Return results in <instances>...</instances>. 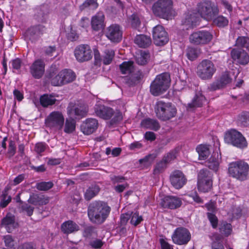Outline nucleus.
<instances>
[{
	"label": "nucleus",
	"mask_w": 249,
	"mask_h": 249,
	"mask_svg": "<svg viewBox=\"0 0 249 249\" xmlns=\"http://www.w3.org/2000/svg\"><path fill=\"white\" fill-rule=\"evenodd\" d=\"M104 21V13L102 12L97 13L91 19V26L92 30L95 31H99L103 29L105 26Z\"/></svg>",
	"instance_id": "b1692460"
},
{
	"label": "nucleus",
	"mask_w": 249,
	"mask_h": 249,
	"mask_svg": "<svg viewBox=\"0 0 249 249\" xmlns=\"http://www.w3.org/2000/svg\"><path fill=\"white\" fill-rule=\"evenodd\" d=\"M232 78L228 71L223 73L220 77L208 88L210 91H214L224 87L232 81Z\"/></svg>",
	"instance_id": "a211bd4d"
},
{
	"label": "nucleus",
	"mask_w": 249,
	"mask_h": 249,
	"mask_svg": "<svg viewBox=\"0 0 249 249\" xmlns=\"http://www.w3.org/2000/svg\"><path fill=\"white\" fill-rule=\"evenodd\" d=\"M155 15L164 19L169 18L171 11V0H158L152 6Z\"/></svg>",
	"instance_id": "423d86ee"
},
{
	"label": "nucleus",
	"mask_w": 249,
	"mask_h": 249,
	"mask_svg": "<svg viewBox=\"0 0 249 249\" xmlns=\"http://www.w3.org/2000/svg\"><path fill=\"white\" fill-rule=\"evenodd\" d=\"M98 126L97 120L94 118H88L82 124L81 130L84 134L88 135L95 132Z\"/></svg>",
	"instance_id": "5701e85b"
},
{
	"label": "nucleus",
	"mask_w": 249,
	"mask_h": 249,
	"mask_svg": "<svg viewBox=\"0 0 249 249\" xmlns=\"http://www.w3.org/2000/svg\"><path fill=\"white\" fill-rule=\"evenodd\" d=\"M141 125L143 128L154 131L158 130L160 127V124L157 120L149 118L142 120Z\"/></svg>",
	"instance_id": "473e14b6"
},
{
	"label": "nucleus",
	"mask_w": 249,
	"mask_h": 249,
	"mask_svg": "<svg viewBox=\"0 0 249 249\" xmlns=\"http://www.w3.org/2000/svg\"><path fill=\"white\" fill-rule=\"evenodd\" d=\"M95 228L92 226H88L84 228L83 236L86 238H90L94 232Z\"/></svg>",
	"instance_id": "13d9d810"
},
{
	"label": "nucleus",
	"mask_w": 249,
	"mask_h": 249,
	"mask_svg": "<svg viewBox=\"0 0 249 249\" xmlns=\"http://www.w3.org/2000/svg\"><path fill=\"white\" fill-rule=\"evenodd\" d=\"M95 112L97 116L104 120L110 119L114 114L112 108L101 104L96 105Z\"/></svg>",
	"instance_id": "412c9836"
},
{
	"label": "nucleus",
	"mask_w": 249,
	"mask_h": 249,
	"mask_svg": "<svg viewBox=\"0 0 249 249\" xmlns=\"http://www.w3.org/2000/svg\"><path fill=\"white\" fill-rule=\"evenodd\" d=\"M155 112L159 119L163 121L169 120L171 118V103L158 101L155 105Z\"/></svg>",
	"instance_id": "9d476101"
},
{
	"label": "nucleus",
	"mask_w": 249,
	"mask_h": 249,
	"mask_svg": "<svg viewBox=\"0 0 249 249\" xmlns=\"http://www.w3.org/2000/svg\"><path fill=\"white\" fill-rule=\"evenodd\" d=\"M187 179L184 174L179 170L172 173V186L177 189L181 188L186 183Z\"/></svg>",
	"instance_id": "a878e982"
},
{
	"label": "nucleus",
	"mask_w": 249,
	"mask_h": 249,
	"mask_svg": "<svg viewBox=\"0 0 249 249\" xmlns=\"http://www.w3.org/2000/svg\"><path fill=\"white\" fill-rule=\"evenodd\" d=\"M115 56V52L112 49H106L102 56L103 63L105 65L111 63Z\"/></svg>",
	"instance_id": "ea45409f"
},
{
	"label": "nucleus",
	"mask_w": 249,
	"mask_h": 249,
	"mask_svg": "<svg viewBox=\"0 0 249 249\" xmlns=\"http://www.w3.org/2000/svg\"><path fill=\"white\" fill-rule=\"evenodd\" d=\"M143 218L142 215H139L138 212H131V216L130 223L135 227L137 226L142 221H143Z\"/></svg>",
	"instance_id": "8fccbe9b"
},
{
	"label": "nucleus",
	"mask_w": 249,
	"mask_h": 249,
	"mask_svg": "<svg viewBox=\"0 0 249 249\" xmlns=\"http://www.w3.org/2000/svg\"><path fill=\"white\" fill-rule=\"evenodd\" d=\"M238 47L245 48L249 51V38L246 36H240L236 41Z\"/></svg>",
	"instance_id": "de8ad7c7"
},
{
	"label": "nucleus",
	"mask_w": 249,
	"mask_h": 249,
	"mask_svg": "<svg viewBox=\"0 0 249 249\" xmlns=\"http://www.w3.org/2000/svg\"><path fill=\"white\" fill-rule=\"evenodd\" d=\"M18 249H36V247L33 242H25L19 245Z\"/></svg>",
	"instance_id": "774afa93"
},
{
	"label": "nucleus",
	"mask_w": 249,
	"mask_h": 249,
	"mask_svg": "<svg viewBox=\"0 0 249 249\" xmlns=\"http://www.w3.org/2000/svg\"><path fill=\"white\" fill-rule=\"evenodd\" d=\"M111 208L107 202L96 200L91 203L88 208V215L91 222L96 224H103L108 217Z\"/></svg>",
	"instance_id": "f03ea898"
},
{
	"label": "nucleus",
	"mask_w": 249,
	"mask_h": 249,
	"mask_svg": "<svg viewBox=\"0 0 249 249\" xmlns=\"http://www.w3.org/2000/svg\"><path fill=\"white\" fill-rule=\"evenodd\" d=\"M60 75L63 76L64 85L73 82L76 78L74 71L70 69H64L60 71Z\"/></svg>",
	"instance_id": "c9c22d12"
},
{
	"label": "nucleus",
	"mask_w": 249,
	"mask_h": 249,
	"mask_svg": "<svg viewBox=\"0 0 249 249\" xmlns=\"http://www.w3.org/2000/svg\"><path fill=\"white\" fill-rule=\"evenodd\" d=\"M205 102V97L201 92H198L196 94L192 102L188 104V109L200 107Z\"/></svg>",
	"instance_id": "72a5a7b5"
},
{
	"label": "nucleus",
	"mask_w": 249,
	"mask_h": 249,
	"mask_svg": "<svg viewBox=\"0 0 249 249\" xmlns=\"http://www.w3.org/2000/svg\"><path fill=\"white\" fill-rule=\"evenodd\" d=\"M47 77L51 79L52 85L53 86H60L64 85L63 76L60 75V71L57 74L54 73V71H50Z\"/></svg>",
	"instance_id": "e433bc0d"
},
{
	"label": "nucleus",
	"mask_w": 249,
	"mask_h": 249,
	"mask_svg": "<svg viewBox=\"0 0 249 249\" xmlns=\"http://www.w3.org/2000/svg\"><path fill=\"white\" fill-rule=\"evenodd\" d=\"M1 224L5 227L9 233L11 232L13 229L17 228L18 226V223L15 222V216L8 214L2 219Z\"/></svg>",
	"instance_id": "c756f323"
},
{
	"label": "nucleus",
	"mask_w": 249,
	"mask_h": 249,
	"mask_svg": "<svg viewBox=\"0 0 249 249\" xmlns=\"http://www.w3.org/2000/svg\"><path fill=\"white\" fill-rule=\"evenodd\" d=\"M213 38L212 34L208 31L201 30L192 34L189 37L191 43L195 44H205L210 42Z\"/></svg>",
	"instance_id": "2eb2a0df"
},
{
	"label": "nucleus",
	"mask_w": 249,
	"mask_h": 249,
	"mask_svg": "<svg viewBox=\"0 0 249 249\" xmlns=\"http://www.w3.org/2000/svg\"><path fill=\"white\" fill-rule=\"evenodd\" d=\"M207 215L209 221H210L212 227L213 228H216L217 226L218 219L216 216L210 213H207Z\"/></svg>",
	"instance_id": "338daca9"
},
{
	"label": "nucleus",
	"mask_w": 249,
	"mask_h": 249,
	"mask_svg": "<svg viewBox=\"0 0 249 249\" xmlns=\"http://www.w3.org/2000/svg\"><path fill=\"white\" fill-rule=\"evenodd\" d=\"M232 59L240 65H246L249 62V55L242 49L234 48L231 52Z\"/></svg>",
	"instance_id": "6ab92c4d"
},
{
	"label": "nucleus",
	"mask_w": 249,
	"mask_h": 249,
	"mask_svg": "<svg viewBox=\"0 0 249 249\" xmlns=\"http://www.w3.org/2000/svg\"><path fill=\"white\" fill-rule=\"evenodd\" d=\"M12 197L8 196L7 192L5 191L0 196V207L2 208H5L11 201Z\"/></svg>",
	"instance_id": "09e8293b"
},
{
	"label": "nucleus",
	"mask_w": 249,
	"mask_h": 249,
	"mask_svg": "<svg viewBox=\"0 0 249 249\" xmlns=\"http://www.w3.org/2000/svg\"><path fill=\"white\" fill-rule=\"evenodd\" d=\"M197 13H188L182 21L186 29L196 26L199 21L200 17L207 20H211L218 14V9L211 1L205 0L199 3L197 7Z\"/></svg>",
	"instance_id": "f257e3e1"
},
{
	"label": "nucleus",
	"mask_w": 249,
	"mask_h": 249,
	"mask_svg": "<svg viewBox=\"0 0 249 249\" xmlns=\"http://www.w3.org/2000/svg\"><path fill=\"white\" fill-rule=\"evenodd\" d=\"M238 123L245 126H249V113H243L238 116Z\"/></svg>",
	"instance_id": "603ef678"
},
{
	"label": "nucleus",
	"mask_w": 249,
	"mask_h": 249,
	"mask_svg": "<svg viewBox=\"0 0 249 249\" xmlns=\"http://www.w3.org/2000/svg\"><path fill=\"white\" fill-rule=\"evenodd\" d=\"M197 73L202 79H211L216 71V68L210 60H203L197 66Z\"/></svg>",
	"instance_id": "1a4fd4ad"
},
{
	"label": "nucleus",
	"mask_w": 249,
	"mask_h": 249,
	"mask_svg": "<svg viewBox=\"0 0 249 249\" xmlns=\"http://www.w3.org/2000/svg\"><path fill=\"white\" fill-rule=\"evenodd\" d=\"M131 212H129L123 213L121 215L120 217V224L121 226H125L128 220L131 219Z\"/></svg>",
	"instance_id": "e2e57ef3"
},
{
	"label": "nucleus",
	"mask_w": 249,
	"mask_h": 249,
	"mask_svg": "<svg viewBox=\"0 0 249 249\" xmlns=\"http://www.w3.org/2000/svg\"><path fill=\"white\" fill-rule=\"evenodd\" d=\"M191 239V234L186 228H177L172 236L173 242L178 245L187 244Z\"/></svg>",
	"instance_id": "dca6fc26"
},
{
	"label": "nucleus",
	"mask_w": 249,
	"mask_h": 249,
	"mask_svg": "<svg viewBox=\"0 0 249 249\" xmlns=\"http://www.w3.org/2000/svg\"><path fill=\"white\" fill-rule=\"evenodd\" d=\"M57 100L52 94H44L39 99L40 104L42 107H47L54 105Z\"/></svg>",
	"instance_id": "f704fd0d"
},
{
	"label": "nucleus",
	"mask_w": 249,
	"mask_h": 249,
	"mask_svg": "<svg viewBox=\"0 0 249 249\" xmlns=\"http://www.w3.org/2000/svg\"><path fill=\"white\" fill-rule=\"evenodd\" d=\"M49 202V197L41 194L32 193L28 199V202L35 206H42L47 204Z\"/></svg>",
	"instance_id": "393cba45"
},
{
	"label": "nucleus",
	"mask_w": 249,
	"mask_h": 249,
	"mask_svg": "<svg viewBox=\"0 0 249 249\" xmlns=\"http://www.w3.org/2000/svg\"><path fill=\"white\" fill-rule=\"evenodd\" d=\"M134 41L135 44L142 48H148L152 43L150 36L143 34L137 35L134 38Z\"/></svg>",
	"instance_id": "cd10ccee"
},
{
	"label": "nucleus",
	"mask_w": 249,
	"mask_h": 249,
	"mask_svg": "<svg viewBox=\"0 0 249 249\" xmlns=\"http://www.w3.org/2000/svg\"><path fill=\"white\" fill-rule=\"evenodd\" d=\"M67 39L71 41H75L78 40L79 35L74 30H71V31L67 35Z\"/></svg>",
	"instance_id": "69168bd1"
},
{
	"label": "nucleus",
	"mask_w": 249,
	"mask_h": 249,
	"mask_svg": "<svg viewBox=\"0 0 249 249\" xmlns=\"http://www.w3.org/2000/svg\"><path fill=\"white\" fill-rule=\"evenodd\" d=\"M45 27L42 25L32 26L29 28L25 32L27 37L33 41L37 39L45 31Z\"/></svg>",
	"instance_id": "aec40b11"
},
{
	"label": "nucleus",
	"mask_w": 249,
	"mask_h": 249,
	"mask_svg": "<svg viewBox=\"0 0 249 249\" xmlns=\"http://www.w3.org/2000/svg\"><path fill=\"white\" fill-rule=\"evenodd\" d=\"M98 6L97 0H86L79 6V8L80 11H83L87 8L95 10L98 8Z\"/></svg>",
	"instance_id": "79ce46f5"
},
{
	"label": "nucleus",
	"mask_w": 249,
	"mask_h": 249,
	"mask_svg": "<svg viewBox=\"0 0 249 249\" xmlns=\"http://www.w3.org/2000/svg\"><path fill=\"white\" fill-rule=\"evenodd\" d=\"M220 231L225 236H229L232 232V226L231 224L223 222L219 228Z\"/></svg>",
	"instance_id": "49530a36"
},
{
	"label": "nucleus",
	"mask_w": 249,
	"mask_h": 249,
	"mask_svg": "<svg viewBox=\"0 0 249 249\" xmlns=\"http://www.w3.org/2000/svg\"><path fill=\"white\" fill-rule=\"evenodd\" d=\"M89 111L88 106L83 103H70L67 107V113L75 119H82L85 117Z\"/></svg>",
	"instance_id": "f8f14e48"
},
{
	"label": "nucleus",
	"mask_w": 249,
	"mask_h": 249,
	"mask_svg": "<svg viewBox=\"0 0 249 249\" xmlns=\"http://www.w3.org/2000/svg\"><path fill=\"white\" fill-rule=\"evenodd\" d=\"M74 55L76 60L80 63L87 62L92 58V51L88 44L77 45L74 50Z\"/></svg>",
	"instance_id": "9b49d317"
},
{
	"label": "nucleus",
	"mask_w": 249,
	"mask_h": 249,
	"mask_svg": "<svg viewBox=\"0 0 249 249\" xmlns=\"http://www.w3.org/2000/svg\"><path fill=\"white\" fill-rule=\"evenodd\" d=\"M224 139L227 143L238 148H243L247 145V142L242 134L234 129L226 133Z\"/></svg>",
	"instance_id": "6e6552de"
},
{
	"label": "nucleus",
	"mask_w": 249,
	"mask_h": 249,
	"mask_svg": "<svg viewBox=\"0 0 249 249\" xmlns=\"http://www.w3.org/2000/svg\"><path fill=\"white\" fill-rule=\"evenodd\" d=\"M170 74L163 72L157 75L150 86V92L154 96H159L164 93L170 88Z\"/></svg>",
	"instance_id": "7ed1b4c3"
},
{
	"label": "nucleus",
	"mask_w": 249,
	"mask_h": 249,
	"mask_svg": "<svg viewBox=\"0 0 249 249\" xmlns=\"http://www.w3.org/2000/svg\"><path fill=\"white\" fill-rule=\"evenodd\" d=\"M100 186L96 184H91L84 193V198L87 201H89L98 195L100 191Z\"/></svg>",
	"instance_id": "2f4dec72"
},
{
	"label": "nucleus",
	"mask_w": 249,
	"mask_h": 249,
	"mask_svg": "<svg viewBox=\"0 0 249 249\" xmlns=\"http://www.w3.org/2000/svg\"><path fill=\"white\" fill-rule=\"evenodd\" d=\"M199 53V51L197 49L193 47H188L186 55L189 59L194 60L198 56Z\"/></svg>",
	"instance_id": "864d4df0"
},
{
	"label": "nucleus",
	"mask_w": 249,
	"mask_h": 249,
	"mask_svg": "<svg viewBox=\"0 0 249 249\" xmlns=\"http://www.w3.org/2000/svg\"><path fill=\"white\" fill-rule=\"evenodd\" d=\"M197 189L199 191L206 193L210 191L213 185L212 175L207 169H201L197 175Z\"/></svg>",
	"instance_id": "39448f33"
},
{
	"label": "nucleus",
	"mask_w": 249,
	"mask_h": 249,
	"mask_svg": "<svg viewBox=\"0 0 249 249\" xmlns=\"http://www.w3.org/2000/svg\"><path fill=\"white\" fill-rule=\"evenodd\" d=\"M150 57L149 53L147 51H142L136 58V62L140 65H144L147 64Z\"/></svg>",
	"instance_id": "a18cd8bd"
},
{
	"label": "nucleus",
	"mask_w": 249,
	"mask_h": 249,
	"mask_svg": "<svg viewBox=\"0 0 249 249\" xmlns=\"http://www.w3.org/2000/svg\"><path fill=\"white\" fill-rule=\"evenodd\" d=\"M47 147L48 145L45 142H39L35 144L34 150L37 154L41 156V154L46 150Z\"/></svg>",
	"instance_id": "5fc2aeb1"
},
{
	"label": "nucleus",
	"mask_w": 249,
	"mask_h": 249,
	"mask_svg": "<svg viewBox=\"0 0 249 249\" xmlns=\"http://www.w3.org/2000/svg\"><path fill=\"white\" fill-rule=\"evenodd\" d=\"M75 127L76 122L73 119H67L65 121L64 131L66 133H71L75 130Z\"/></svg>",
	"instance_id": "c03bdc74"
},
{
	"label": "nucleus",
	"mask_w": 249,
	"mask_h": 249,
	"mask_svg": "<svg viewBox=\"0 0 249 249\" xmlns=\"http://www.w3.org/2000/svg\"><path fill=\"white\" fill-rule=\"evenodd\" d=\"M120 71L122 74H130L134 70V62L132 61H124L119 66Z\"/></svg>",
	"instance_id": "58836bf2"
},
{
	"label": "nucleus",
	"mask_w": 249,
	"mask_h": 249,
	"mask_svg": "<svg viewBox=\"0 0 249 249\" xmlns=\"http://www.w3.org/2000/svg\"><path fill=\"white\" fill-rule=\"evenodd\" d=\"M61 231L65 234H69L79 230V226L72 220H68L61 225Z\"/></svg>",
	"instance_id": "7c9ffc66"
},
{
	"label": "nucleus",
	"mask_w": 249,
	"mask_h": 249,
	"mask_svg": "<svg viewBox=\"0 0 249 249\" xmlns=\"http://www.w3.org/2000/svg\"><path fill=\"white\" fill-rule=\"evenodd\" d=\"M171 160V153L168 152L165 155L162 159L157 163L154 170L153 174L157 175L163 171L166 168L167 163Z\"/></svg>",
	"instance_id": "bb28decb"
},
{
	"label": "nucleus",
	"mask_w": 249,
	"mask_h": 249,
	"mask_svg": "<svg viewBox=\"0 0 249 249\" xmlns=\"http://www.w3.org/2000/svg\"><path fill=\"white\" fill-rule=\"evenodd\" d=\"M45 64L42 60H36L30 67L31 74L35 79L41 78L45 72Z\"/></svg>",
	"instance_id": "f3484780"
},
{
	"label": "nucleus",
	"mask_w": 249,
	"mask_h": 249,
	"mask_svg": "<svg viewBox=\"0 0 249 249\" xmlns=\"http://www.w3.org/2000/svg\"><path fill=\"white\" fill-rule=\"evenodd\" d=\"M105 36L110 42L118 43L122 39V29L118 24H111L106 29Z\"/></svg>",
	"instance_id": "4468645a"
},
{
	"label": "nucleus",
	"mask_w": 249,
	"mask_h": 249,
	"mask_svg": "<svg viewBox=\"0 0 249 249\" xmlns=\"http://www.w3.org/2000/svg\"><path fill=\"white\" fill-rule=\"evenodd\" d=\"M174 76H177L178 80L176 77V82L174 85L173 88L175 90L179 91L183 89L185 85V81L187 78V74L185 71L181 68L175 70Z\"/></svg>",
	"instance_id": "4be33fe9"
},
{
	"label": "nucleus",
	"mask_w": 249,
	"mask_h": 249,
	"mask_svg": "<svg viewBox=\"0 0 249 249\" xmlns=\"http://www.w3.org/2000/svg\"><path fill=\"white\" fill-rule=\"evenodd\" d=\"M53 183L52 181H48V182H45V181H42L39 183H37L36 184V188L37 190L39 191H46L52 188H53Z\"/></svg>",
	"instance_id": "3c124183"
},
{
	"label": "nucleus",
	"mask_w": 249,
	"mask_h": 249,
	"mask_svg": "<svg viewBox=\"0 0 249 249\" xmlns=\"http://www.w3.org/2000/svg\"><path fill=\"white\" fill-rule=\"evenodd\" d=\"M220 162V155L218 152H213L207 161V165L209 169L216 172L219 169Z\"/></svg>",
	"instance_id": "c85d7f7f"
},
{
	"label": "nucleus",
	"mask_w": 249,
	"mask_h": 249,
	"mask_svg": "<svg viewBox=\"0 0 249 249\" xmlns=\"http://www.w3.org/2000/svg\"><path fill=\"white\" fill-rule=\"evenodd\" d=\"M64 122V117L62 113L59 111L51 112L45 120L46 126L59 130L63 127Z\"/></svg>",
	"instance_id": "0eeeda50"
},
{
	"label": "nucleus",
	"mask_w": 249,
	"mask_h": 249,
	"mask_svg": "<svg viewBox=\"0 0 249 249\" xmlns=\"http://www.w3.org/2000/svg\"><path fill=\"white\" fill-rule=\"evenodd\" d=\"M156 158V156L154 154H149L145 156L143 158L139 160L140 164L144 162H149L151 163Z\"/></svg>",
	"instance_id": "bf43d9fd"
},
{
	"label": "nucleus",
	"mask_w": 249,
	"mask_h": 249,
	"mask_svg": "<svg viewBox=\"0 0 249 249\" xmlns=\"http://www.w3.org/2000/svg\"><path fill=\"white\" fill-rule=\"evenodd\" d=\"M128 22L131 27L135 30H139L141 25V20L139 16L137 14L134 13L128 18Z\"/></svg>",
	"instance_id": "a19ab883"
},
{
	"label": "nucleus",
	"mask_w": 249,
	"mask_h": 249,
	"mask_svg": "<svg viewBox=\"0 0 249 249\" xmlns=\"http://www.w3.org/2000/svg\"><path fill=\"white\" fill-rule=\"evenodd\" d=\"M160 204L163 208L171 209V196H168L164 197L161 199Z\"/></svg>",
	"instance_id": "4d7b16f0"
},
{
	"label": "nucleus",
	"mask_w": 249,
	"mask_h": 249,
	"mask_svg": "<svg viewBox=\"0 0 249 249\" xmlns=\"http://www.w3.org/2000/svg\"><path fill=\"white\" fill-rule=\"evenodd\" d=\"M228 20L223 16H218L213 20V23L219 27H224L228 25Z\"/></svg>",
	"instance_id": "6e6d98bb"
},
{
	"label": "nucleus",
	"mask_w": 249,
	"mask_h": 249,
	"mask_svg": "<svg viewBox=\"0 0 249 249\" xmlns=\"http://www.w3.org/2000/svg\"><path fill=\"white\" fill-rule=\"evenodd\" d=\"M249 172V165L243 160L233 161L229 164L228 174L229 176L240 181L248 178Z\"/></svg>",
	"instance_id": "20e7f679"
},
{
	"label": "nucleus",
	"mask_w": 249,
	"mask_h": 249,
	"mask_svg": "<svg viewBox=\"0 0 249 249\" xmlns=\"http://www.w3.org/2000/svg\"><path fill=\"white\" fill-rule=\"evenodd\" d=\"M21 209L26 213L28 216H31L33 214L35 208L29 204L25 203L21 206Z\"/></svg>",
	"instance_id": "052dcab7"
},
{
	"label": "nucleus",
	"mask_w": 249,
	"mask_h": 249,
	"mask_svg": "<svg viewBox=\"0 0 249 249\" xmlns=\"http://www.w3.org/2000/svg\"><path fill=\"white\" fill-rule=\"evenodd\" d=\"M212 240L213 241L212 243L211 249H225L221 240V236L215 234L212 237Z\"/></svg>",
	"instance_id": "37998d69"
},
{
	"label": "nucleus",
	"mask_w": 249,
	"mask_h": 249,
	"mask_svg": "<svg viewBox=\"0 0 249 249\" xmlns=\"http://www.w3.org/2000/svg\"><path fill=\"white\" fill-rule=\"evenodd\" d=\"M4 241L6 247L13 249L14 247V241L11 235H7L4 237Z\"/></svg>",
	"instance_id": "680f3d73"
},
{
	"label": "nucleus",
	"mask_w": 249,
	"mask_h": 249,
	"mask_svg": "<svg viewBox=\"0 0 249 249\" xmlns=\"http://www.w3.org/2000/svg\"><path fill=\"white\" fill-rule=\"evenodd\" d=\"M16 152V147L15 142L13 140H10L9 142L8 154L10 157H13Z\"/></svg>",
	"instance_id": "0e129e2a"
},
{
	"label": "nucleus",
	"mask_w": 249,
	"mask_h": 249,
	"mask_svg": "<svg viewBox=\"0 0 249 249\" xmlns=\"http://www.w3.org/2000/svg\"><path fill=\"white\" fill-rule=\"evenodd\" d=\"M152 35L156 46H163L169 41L168 34L161 25H158L153 28Z\"/></svg>",
	"instance_id": "ddd939ff"
},
{
	"label": "nucleus",
	"mask_w": 249,
	"mask_h": 249,
	"mask_svg": "<svg viewBox=\"0 0 249 249\" xmlns=\"http://www.w3.org/2000/svg\"><path fill=\"white\" fill-rule=\"evenodd\" d=\"M196 150L198 154L199 159L201 160H205L210 153L208 145L200 144L197 146Z\"/></svg>",
	"instance_id": "4c0bfd02"
}]
</instances>
